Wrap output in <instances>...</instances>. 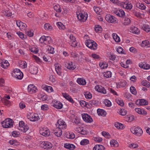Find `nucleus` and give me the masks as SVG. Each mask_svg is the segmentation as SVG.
I'll return each instance as SVG.
<instances>
[{
  "label": "nucleus",
  "instance_id": "nucleus-10",
  "mask_svg": "<svg viewBox=\"0 0 150 150\" xmlns=\"http://www.w3.org/2000/svg\"><path fill=\"white\" fill-rule=\"evenodd\" d=\"M16 24L21 30H25L26 28V25L20 21H16Z\"/></svg>",
  "mask_w": 150,
  "mask_h": 150
},
{
  "label": "nucleus",
  "instance_id": "nucleus-40",
  "mask_svg": "<svg viewBox=\"0 0 150 150\" xmlns=\"http://www.w3.org/2000/svg\"><path fill=\"white\" fill-rule=\"evenodd\" d=\"M133 14L137 18H142L143 14L140 13L139 12L137 11H134L133 12Z\"/></svg>",
  "mask_w": 150,
  "mask_h": 150
},
{
  "label": "nucleus",
  "instance_id": "nucleus-13",
  "mask_svg": "<svg viewBox=\"0 0 150 150\" xmlns=\"http://www.w3.org/2000/svg\"><path fill=\"white\" fill-rule=\"evenodd\" d=\"M29 119L31 121H36L38 120L40 118L38 115L36 113L30 114Z\"/></svg>",
  "mask_w": 150,
  "mask_h": 150
},
{
  "label": "nucleus",
  "instance_id": "nucleus-58",
  "mask_svg": "<svg viewBox=\"0 0 150 150\" xmlns=\"http://www.w3.org/2000/svg\"><path fill=\"white\" fill-rule=\"evenodd\" d=\"M127 113L126 110L124 109H121L119 111V114L122 115L124 116Z\"/></svg>",
  "mask_w": 150,
  "mask_h": 150
},
{
  "label": "nucleus",
  "instance_id": "nucleus-55",
  "mask_svg": "<svg viewBox=\"0 0 150 150\" xmlns=\"http://www.w3.org/2000/svg\"><path fill=\"white\" fill-rule=\"evenodd\" d=\"M88 105L90 106V105H96L97 103V101L95 100H92L89 101V102L87 103Z\"/></svg>",
  "mask_w": 150,
  "mask_h": 150
},
{
  "label": "nucleus",
  "instance_id": "nucleus-17",
  "mask_svg": "<svg viewBox=\"0 0 150 150\" xmlns=\"http://www.w3.org/2000/svg\"><path fill=\"white\" fill-rule=\"evenodd\" d=\"M129 31L132 33L139 34L140 33V30L138 28L133 26L129 28Z\"/></svg>",
  "mask_w": 150,
  "mask_h": 150
},
{
  "label": "nucleus",
  "instance_id": "nucleus-50",
  "mask_svg": "<svg viewBox=\"0 0 150 150\" xmlns=\"http://www.w3.org/2000/svg\"><path fill=\"white\" fill-rule=\"evenodd\" d=\"M89 143V140L86 139H84L81 140L80 142L81 145H86Z\"/></svg>",
  "mask_w": 150,
  "mask_h": 150
},
{
  "label": "nucleus",
  "instance_id": "nucleus-52",
  "mask_svg": "<svg viewBox=\"0 0 150 150\" xmlns=\"http://www.w3.org/2000/svg\"><path fill=\"white\" fill-rule=\"evenodd\" d=\"M111 72L110 71H107L104 73V76L106 78H110L111 76Z\"/></svg>",
  "mask_w": 150,
  "mask_h": 150
},
{
  "label": "nucleus",
  "instance_id": "nucleus-9",
  "mask_svg": "<svg viewBox=\"0 0 150 150\" xmlns=\"http://www.w3.org/2000/svg\"><path fill=\"white\" fill-rule=\"evenodd\" d=\"M82 116L83 120L86 122L91 123L93 121L91 116L87 113L82 114Z\"/></svg>",
  "mask_w": 150,
  "mask_h": 150
},
{
  "label": "nucleus",
  "instance_id": "nucleus-2",
  "mask_svg": "<svg viewBox=\"0 0 150 150\" xmlns=\"http://www.w3.org/2000/svg\"><path fill=\"white\" fill-rule=\"evenodd\" d=\"M11 74L13 77L19 79H21L23 77V73L18 69H14Z\"/></svg>",
  "mask_w": 150,
  "mask_h": 150
},
{
  "label": "nucleus",
  "instance_id": "nucleus-57",
  "mask_svg": "<svg viewBox=\"0 0 150 150\" xmlns=\"http://www.w3.org/2000/svg\"><path fill=\"white\" fill-rule=\"evenodd\" d=\"M94 11L98 14H100L101 10L98 7H94Z\"/></svg>",
  "mask_w": 150,
  "mask_h": 150
},
{
  "label": "nucleus",
  "instance_id": "nucleus-20",
  "mask_svg": "<svg viewBox=\"0 0 150 150\" xmlns=\"http://www.w3.org/2000/svg\"><path fill=\"white\" fill-rule=\"evenodd\" d=\"M0 66L4 69H6L9 65V64L6 60H3L0 63Z\"/></svg>",
  "mask_w": 150,
  "mask_h": 150
},
{
  "label": "nucleus",
  "instance_id": "nucleus-48",
  "mask_svg": "<svg viewBox=\"0 0 150 150\" xmlns=\"http://www.w3.org/2000/svg\"><path fill=\"white\" fill-rule=\"evenodd\" d=\"M44 89L48 92L50 93L53 91L52 88L50 86H47L44 87Z\"/></svg>",
  "mask_w": 150,
  "mask_h": 150
},
{
  "label": "nucleus",
  "instance_id": "nucleus-27",
  "mask_svg": "<svg viewBox=\"0 0 150 150\" xmlns=\"http://www.w3.org/2000/svg\"><path fill=\"white\" fill-rule=\"evenodd\" d=\"M131 23V21L130 18L125 17L124 18L123 21L122 22V24L125 25H128Z\"/></svg>",
  "mask_w": 150,
  "mask_h": 150
},
{
  "label": "nucleus",
  "instance_id": "nucleus-15",
  "mask_svg": "<svg viewBox=\"0 0 150 150\" xmlns=\"http://www.w3.org/2000/svg\"><path fill=\"white\" fill-rule=\"evenodd\" d=\"M95 90L97 91L105 94L106 93V91L105 88L101 86L97 85L95 87Z\"/></svg>",
  "mask_w": 150,
  "mask_h": 150
},
{
  "label": "nucleus",
  "instance_id": "nucleus-43",
  "mask_svg": "<svg viewBox=\"0 0 150 150\" xmlns=\"http://www.w3.org/2000/svg\"><path fill=\"white\" fill-rule=\"evenodd\" d=\"M142 83L143 86H145L147 88L150 87V83L146 80L142 81Z\"/></svg>",
  "mask_w": 150,
  "mask_h": 150
},
{
  "label": "nucleus",
  "instance_id": "nucleus-30",
  "mask_svg": "<svg viewBox=\"0 0 150 150\" xmlns=\"http://www.w3.org/2000/svg\"><path fill=\"white\" fill-rule=\"evenodd\" d=\"M141 46L143 47L148 48L149 47L150 44L149 41L145 40L142 42Z\"/></svg>",
  "mask_w": 150,
  "mask_h": 150
},
{
  "label": "nucleus",
  "instance_id": "nucleus-25",
  "mask_svg": "<svg viewBox=\"0 0 150 150\" xmlns=\"http://www.w3.org/2000/svg\"><path fill=\"white\" fill-rule=\"evenodd\" d=\"M53 106L56 108L60 109L63 107L62 103L59 101H56L53 105Z\"/></svg>",
  "mask_w": 150,
  "mask_h": 150
},
{
  "label": "nucleus",
  "instance_id": "nucleus-23",
  "mask_svg": "<svg viewBox=\"0 0 150 150\" xmlns=\"http://www.w3.org/2000/svg\"><path fill=\"white\" fill-rule=\"evenodd\" d=\"M135 111L139 114L144 115H146L147 114V112L146 111L142 110L140 108H135Z\"/></svg>",
  "mask_w": 150,
  "mask_h": 150
},
{
  "label": "nucleus",
  "instance_id": "nucleus-63",
  "mask_svg": "<svg viewBox=\"0 0 150 150\" xmlns=\"http://www.w3.org/2000/svg\"><path fill=\"white\" fill-rule=\"evenodd\" d=\"M117 52L119 53H122L125 54L123 52V49L121 47H118L117 49Z\"/></svg>",
  "mask_w": 150,
  "mask_h": 150
},
{
  "label": "nucleus",
  "instance_id": "nucleus-26",
  "mask_svg": "<svg viewBox=\"0 0 150 150\" xmlns=\"http://www.w3.org/2000/svg\"><path fill=\"white\" fill-rule=\"evenodd\" d=\"M29 50L31 52L35 54L37 53L38 52V49L37 46L33 45L30 47Z\"/></svg>",
  "mask_w": 150,
  "mask_h": 150
},
{
  "label": "nucleus",
  "instance_id": "nucleus-41",
  "mask_svg": "<svg viewBox=\"0 0 150 150\" xmlns=\"http://www.w3.org/2000/svg\"><path fill=\"white\" fill-rule=\"evenodd\" d=\"M57 25L60 29L64 30L66 28L65 26L61 22H58L57 23Z\"/></svg>",
  "mask_w": 150,
  "mask_h": 150
},
{
  "label": "nucleus",
  "instance_id": "nucleus-64",
  "mask_svg": "<svg viewBox=\"0 0 150 150\" xmlns=\"http://www.w3.org/2000/svg\"><path fill=\"white\" fill-rule=\"evenodd\" d=\"M93 140L95 141L100 142L102 141L103 139L99 137H93Z\"/></svg>",
  "mask_w": 150,
  "mask_h": 150
},
{
  "label": "nucleus",
  "instance_id": "nucleus-45",
  "mask_svg": "<svg viewBox=\"0 0 150 150\" xmlns=\"http://www.w3.org/2000/svg\"><path fill=\"white\" fill-rule=\"evenodd\" d=\"M112 36L113 38L114 39L115 41L116 42H119L120 41V39L117 35L116 33H113L112 34Z\"/></svg>",
  "mask_w": 150,
  "mask_h": 150
},
{
  "label": "nucleus",
  "instance_id": "nucleus-7",
  "mask_svg": "<svg viewBox=\"0 0 150 150\" xmlns=\"http://www.w3.org/2000/svg\"><path fill=\"white\" fill-rule=\"evenodd\" d=\"M18 129L21 131L25 132L28 130V127L27 126L24 125V123L23 121H21L19 122Z\"/></svg>",
  "mask_w": 150,
  "mask_h": 150
},
{
  "label": "nucleus",
  "instance_id": "nucleus-6",
  "mask_svg": "<svg viewBox=\"0 0 150 150\" xmlns=\"http://www.w3.org/2000/svg\"><path fill=\"white\" fill-rule=\"evenodd\" d=\"M39 131L40 134L44 136H49L50 134V131L47 127H41Z\"/></svg>",
  "mask_w": 150,
  "mask_h": 150
},
{
  "label": "nucleus",
  "instance_id": "nucleus-33",
  "mask_svg": "<svg viewBox=\"0 0 150 150\" xmlns=\"http://www.w3.org/2000/svg\"><path fill=\"white\" fill-rule=\"evenodd\" d=\"M77 83L79 84L84 85L86 83V80L83 78H79L77 79Z\"/></svg>",
  "mask_w": 150,
  "mask_h": 150
},
{
  "label": "nucleus",
  "instance_id": "nucleus-28",
  "mask_svg": "<svg viewBox=\"0 0 150 150\" xmlns=\"http://www.w3.org/2000/svg\"><path fill=\"white\" fill-rule=\"evenodd\" d=\"M105 148L101 145H96L93 148V150H105Z\"/></svg>",
  "mask_w": 150,
  "mask_h": 150
},
{
  "label": "nucleus",
  "instance_id": "nucleus-32",
  "mask_svg": "<svg viewBox=\"0 0 150 150\" xmlns=\"http://www.w3.org/2000/svg\"><path fill=\"white\" fill-rule=\"evenodd\" d=\"M39 98L42 100L45 101L47 99V96L45 94L40 93L38 95Z\"/></svg>",
  "mask_w": 150,
  "mask_h": 150
},
{
  "label": "nucleus",
  "instance_id": "nucleus-38",
  "mask_svg": "<svg viewBox=\"0 0 150 150\" xmlns=\"http://www.w3.org/2000/svg\"><path fill=\"white\" fill-rule=\"evenodd\" d=\"M110 144L112 147H117L118 146V143L115 140H112L110 142Z\"/></svg>",
  "mask_w": 150,
  "mask_h": 150
},
{
  "label": "nucleus",
  "instance_id": "nucleus-47",
  "mask_svg": "<svg viewBox=\"0 0 150 150\" xmlns=\"http://www.w3.org/2000/svg\"><path fill=\"white\" fill-rule=\"evenodd\" d=\"M67 138L70 139H73L75 137V135L73 133L69 132L66 135Z\"/></svg>",
  "mask_w": 150,
  "mask_h": 150
},
{
  "label": "nucleus",
  "instance_id": "nucleus-12",
  "mask_svg": "<svg viewBox=\"0 0 150 150\" xmlns=\"http://www.w3.org/2000/svg\"><path fill=\"white\" fill-rule=\"evenodd\" d=\"M105 18L106 20L109 23H115L116 21V18L114 16L110 15H106Z\"/></svg>",
  "mask_w": 150,
  "mask_h": 150
},
{
  "label": "nucleus",
  "instance_id": "nucleus-35",
  "mask_svg": "<svg viewBox=\"0 0 150 150\" xmlns=\"http://www.w3.org/2000/svg\"><path fill=\"white\" fill-rule=\"evenodd\" d=\"M97 111L99 115L105 116L106 114V112L103 109H98Z\"/></svg>",
  "mask_w": 150,
  "mask_h": 150
},
{
  "label": "nucleus",
  "instance_id": "nucleus-18",
  "mask_svg": "<svg viewBox=\"0 0 150 150\" xmlns=\"http://www.w3.org/2000/svg\"><path fill=\"white\" fill-rule=\"evenodd\" d=\"M38 68L34 66H30L29 69L30 73L33 74H36L38 72Z\"/></svg>",
  "mask_w": 150,
  "mask_h": 150
},
{
  "label": "nucleus",
  "instance_id": "nucleus-42",
  "mask_svg": "<svg viewBox=\"0 0 150 150\" xmlns=\"http://www.w3.org/2000/svg\"><path fill=\"white\" fill-rule=\"evenodd\" d=\"M94 29L95 31L98 33H101L102 30L101 27L99 25H96Z\"/></svg>",
  "mask_w": 150,
  "mask_h": 150
},
{
  "label": "nucleus",
  "instance_id": "nucleus-60",
  "mask_svg": "<svg viewBox=\"0 0 150 150\" xmlns=\"http://www.w3.org/2000/svg\"><path fill=\"white\" fill-rule=\"evenodd\" d=\"M129 147L130 148L134 149L138 147V145L137 144L132 143L129 144Z\"/></svg>",
  "mask_w": 150,
  "mask_h": 150
},
{
  "label": "nucleus",
  "instance_id": "nucleus-29",
  "mask_svg": "<svg viewBox=\"0 0 150 150\" xmlns=\"http://www.w3.org/2000/svg\"><path fill=\"white\" fill-rule=\"evenodd\" d=\"M64 147L65 148L70 150H73L75 148V146L74 145L67 143L64 144Z\"/></svg>",
  "mask_w": 150,
  "mask_h": 150
},
{
  "label": "nucleus",
  "instance_id": "nucleus-54",
  "mask_svg": "<svg viewBox=\"0 0 150 150\" xmlns=\"http://www.w3.org/2000/svg\"><path fill=\"white\" fill-rule=\"evenodd\" d=\"M80 104L81 106L82 107H84L86 106V107H88V104L87 103H86V102L84 100H81V101L80 102Z\"/></svg>",
  "mask_w": 150,
  "mask_h": 150
},
{
  "label": "nucleus",
  "instance_id": "nucleus-39",
  "mask_svg": "<svg viewBox=\"0 0 150 150\" xmlns=\"http://www.w3.org/2000/svg\"><path fill=\"white\" fill-rule=\"evenodd\" d=\"M55 70L57 74L59 76H61L62 74L61 66H56Z\"/></svg>",
  "mask_w": 150,
  "mask_h": 150
},
{
  "label": "nucleus",
  "instance_id": "nucleus-3",
  "mask_svg": "<svg viewBox=\"0 0 150 150\" xmlns=\"http://www.w3.org/2000/svg\"><path fill=\"white\" fill-rule=\"evenodd\" d=\"M2 125L4 127L9 128L13 126V122L11 119L8 118L2 122Z\"/></svg>",
  "mask_w": 150,
  "mask_h": 150
},
{
  "label": "nucleus",
  "instance_id": "nucleus-24",
  "mask_svg": "<svg viewBox=\"0 0 150 150\" xmlns=\"http://www.w3.org/2000/svg\"><path fill=\"white\" fill-rule=\"evenodd\" d=\"M139 66L140 68L144 69H148L150 68V65L146 64L145 62L139 64Z\"/></svg>",
  "mask_w": 150,
  "mask_h": 150
},
{
  "label": "nucleus",
  "instance_id": "nucleus-56",
  "mask_svg": "<svg viewBox=\"0 0 150 150\" xmlns=\"http://www.w3.org/2000/svg\"><path fill=\"white\" fill-rule=\"evenodd\" d=\"M99 66L101 69H104L107 67L108 64L103 63H100Z\"/></svg>",
  "mask_w": 150,
  "mask_h": 150
},
{
  "label": "nucleus",
  "instance_id": "nucleus-31",
  "mask_svg": "<svg viewBox=\"0 0 150 150\" xmlns=\"http://www.w3.org/2000/svg\"><path fill=\"white\" fill-rule=\"evenodd\" d=\"M126 2H124V4L122 6L123 7L127 9H130L132 8V5L131 3H126Z\"/></svg>",
  "mask_w": 150,
  "mask_h": 150
},
{
  "label": "nucleus",
  "instance_id": "nucleus-49",
  "mask_svg": "<svg viewBox=\"0 0 150 150\" xmlns=\"http://www.w3.org/2000/svg\"><path fill=\"white\" fill-rule=\"evenodd\" d=\"M54 8L55 11L58 12H60L62 11L60 5L58 4L54 6Z\"/></svg>",
  "mask_w": 150,
  "mask_h": 150
},
{
  "label": "nucleus",
  "instance_id": "nucleus-19",
  "mask_svg": "<svg viewBox=\"0 0 150 150\" xmlns=\"http://www.w3.org/2000/svg\"><path fill=\"white\" fill-rule=\"evenodd\" d=\"M53 132L57 137H60L62 134V129L58 128L54 130Z\"/></svg>",
  "mask_w": 150,
  "mask_h": 150
},
{
  "label": "nucleus",
  "instance_id": "nucleus-22",
  "mask_svg": "<svg viewBox=\"0 0 150 150\" xmlns=\"http://www.w3.org/2000/svg\"><path fill=\"white\" fill-rule=\"evenodd\" d=\"M66 65L67 68L70 70H73L76 68V66L73 65L72 62H70L67 63L66 64Z\"/></svg>",
  "mask_w": 150,
  "mask_h": 150
},
{
  "label": "nucleus",
  "instance_id": "nucleus-44",
  "mask_svg": "<svg viewBox=\"0 0 150 150\" xmlns=\"http://www.w3.org/2000/svg\"><path fill=\"white\" fill-rule=\"evenodd\" d=\"M44 28L50 31L52 29V27L50 25L49 23H47L44 25Z\"/></svg>",
  "mask_w": 150,
  "mask_h": 150
},
{
  "label": "nucleus",
  "instance_id": "nucleus-1",
  "mask_svg": "<svg viewBox=\"0 0 150 150\" xmlns=\"http://www.w3.org/2000/svg\"><path fill=\"white\" fill-rule=\"evenodd\" d=\"M85 44L88 48L93 50H96L97 48V44L92 40L89 39L86 40Z\"/></svg>",
  "mask_w": 150,
  "mask_h": 150
},
{
  "label": "nucleus",
  "instance_id": "nucleus-46",
  "mask_svg": "<svg viewBox=\"0 0 150 150\" xmlns=\"http://www.w3.org/2000/svg\"><path fill=\"white\" fill-rule=\"evenodd\" d=\"M2 13L5 16L7 17H10L12 15L11 13L8 10H4L3 11Z\"/></svg>",
  "mask_w": 150,
  "mask_h": 150
},
{
  "label": "nucleus",
  "instance_id": "nucleus-4",
  "mask_svg": "<svg viewBox=\"0 0 150 150\" xmlns=\"http://www.w3.org/2000/svg\"><path fill=\"white\" fill-rule=\"evenodd\" d=\"M130 131L132 133L138 136H141L143 133L142 129L139 127L132 128L130 129Z\"/></svg>",
  "mask_w": 150,
  "mask_h": 150
},
{
  "label": "nucleus",
  "instance_id": "nucleus-62",
  "mask_svg": "<svg viewBox=\"0 0 150 150\" xmlns=\"http://www.w3.org/2000/svg\"><path fill=\"white\" fill-rule=\"evenodd\" d=\"M72 122L77 125L81 124L80 121L79 119H75L74 120H72Z\"/></svg>",
  "mask_w": 150,
  "mask_h": 150
},
{
  "label": "nucleus",
  "instance_id": "nucleus-61",
  "mask_svg": "<svg viewBox=\"0 0 150 150\" xmlns=\"http://www.w3.org/2000/svg\"><path fill=\"white\" fill-rule=\"evenodd\" d=\"M116 102L119 105L122 106L124 105V103L122 100L119 99H116Z\"/></svg>",
  "mask_w": 150,
  "mask_h": 150
},
{
  "label": "nucleus",
  "instance_id": "nucleus-14",
  "mask_svg": "<svg viewBox=\"0 0 150 150\" xmlns=\"http://www.w3.org/2000/svg\"><path fill=\"white\" fill-rule=\"evenodd\" d=\"M38 91L37 87L33 84L29 85V93H36Z\"/></svg>",
  "mask_w": 150,
  "mask_h": 150
},
{
  "label": "nucleus",
  "instance_id": "nucleus-53",
  "mask_svg": "<svg viewBox=\"0 0 150 150\" xmlns=\"http://www.w3.org/2000/svg\"><path fill=\"white\" fill-rule=\"evenodd\" d=\"M130 91L133 94L136 95L137 94V91L135 88L133 86L130 87Z\"/></svg>",
  "mask_w": 150,
  "mask_h": 150
},
{
  "label": "nucleus",
  "instance_id": "nucleus-5",
  "mask_svg": "<svg viewBox=\"0 0 150 150\" xmlns=\"http://www.w3.org/2000/svg\"><path fill=\"white\" fill-rule=\"evenodd\" d=\"M57 128L60 129H65L67 127L66 123L61 119L58 120L56 124Z\"/></svg>",
  "mask_w": 150,
  "mask_h": 150
},
{
  "label": "nucleus",
  "instance_id": "nucleus-34",
  "mask_svg": "<svg viewBox=\"0 0 150 150\" xmlns=\"http://www.w3.org/2000/svg\"><path fill=\"white\" fill-rule=\"evenodd\" d=\"M27 64L25 61H21L19 62V66L22 68H25L27 67Z\"/></svg>",
  "mask_w": 150,
  "mask_h": 150
},
{
  "label": "nucleus",
  "instance_id": "nucleus-59",
  "mask_svg": "<svg viewBox=\"0 0 150 150\" xmlns=\"http://www.w3.org/2000/svg\"><path fill=\"white\" fill-rule=\"evenodd\" d=\"M84 95L86 98L90 99L92 97V95L89 92H84Z\"/></svg>",
  "mask_w": 150,
  "mask_h": 150
},
{
  "label": "nucleus",
  "instance_id": "nucleus-36",
  "mask_svg": "<svg viewBox=\"0 0 150 150\" xmlns=\"http://www.w3.org/2000/svg\"><path fill=\"white\" fill-rule=\"evenodd\" d=\"M8 143L13 146H16L19 144V143L16 140L12 139L9 141Z\"/></svg>",
  "mask_w": 150,
  "mask_h": 150
},
{
  "label": "nucleus",
  "instance_id": "nucleus-21",
  "mask_svg": "<svg viewBox=\"0 0 150 150\" xmlns=\"http://www.w3.org/2000/svg\"><path fill=\"white\" fill-rule=\"evenodd\" d=\"M63 96L68 100L71 102L72 103H74V101L71 98V97L68 94L66 93H62Z\"/></svg>",
  "mask_w": 150,
  "mask_h": 150
},
{
  "label": "nucleus",
  "instance_id": "nucleus-51",
  "mask_svg": "<svg viewBox=\"0 0 150 150\" xmlns=\"http://www.w3.org/2000/svg\"><path fill=\"white\" fill-rule=\"evenodd\" d=\"M47 50L49 53L53 54L54 52V48L50 46H47Z\"/></svg>",
  "mask_w": 150,
  "mask_h": 150
},
{
  "label": "nucleus",
  "instance_id": "nucleus-11",
  "mask_svg": "<svg viewBox=\"0 0 150 150\" xmlns=\"http://www.w3.org/2000/svg\"><path fill=\"white\" fill-rule=\"evenodd\" d=\"M42 148L45 149H49L52 148V144L50 142H43L40 144Z\"/></svg>",
  "mask_w": 150,
  "mask_h": 150
},
{
  "label": "nucleus",
  "instance_id": "nucleus-8",
  "mask_svg": "<svg viewBox=\"0 0 150 150\" xmlns=\"http://www.w3.org/2000/svg\"><path fill=\"white\" fill-rule=\"evenodd\" d=\"M77 16L80 21L81 22H84L87 19L88 15L85 13L83 14L81 13L79 14L77 13Z\"/></svg>",
  "mask_w": 150,
  "mask_h": 150
},
{
  "label": "nucleus",
  "instance_id": "nucleus-37",
  "mask_svg": "<svg viewBox=\"0 0 150 150\" xmlns=\"http://www.w3.org/2000/svg\"><path fill=\"white\" fill-rule=\"evenodd\" d=\"M142 29L146 32L150 31V27L148 25L144 24L142 26Z\"/></svg>",
  "mask_w": 150,
  "mask_h": 150
},
{
  "label": "nucleus",
  "instance_id": "nucleus-16",
  "mask_svg": "<svg viewBox=\"0 0 150 150\" xmlns=\"http://www.w3.org/2000/svg\"><path fill=\"white\" fill-rule=\"evenodd\" d=\"M136 104L138 105H146L148 104V101L144 99L137 100L136 101Z\"/></svg>",
  "mask_w": 150,
  "mask_h": 150
}]
</instances>
